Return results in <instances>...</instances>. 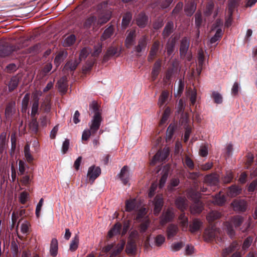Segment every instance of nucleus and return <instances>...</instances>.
Instances as JSON below:
<instances>
[{"instance_id": "61", "label": "nucleus", "mask_w": 257, "mask_h": 257, "mask_svg": "<svg viewBox=\"0 0 257 257\" xmlns=\"http://www.w3.org/2000/svg\"><path fill=\"white\" fill-rule=\"evenodd\" d=\"M253 240V238L251 236H248L246 238L243 243L242 244V249L245 250L247 249L251 245Z\"/></svg>"}, {"instance_id": "64", "label": "nucleus", "mask_w": 257, "mask_h": 257, "mask_svg": "<svg viewBox=\"0 0 257 257\" xmlns=\"http://www.w3.org/2000/svg\"><path fill=\"white\" fill-rule=\"evenodd\" d=\"M165 241V237L162 234L158 235L155 238V243L157 246L161 245Z\"/></svg>"}, {"instance_id": "53", "label": "nucleus", "mask_w": 257, "mask_h": 257, "mask_svg": "<svg viewBox=\"0 0 257 257\" xmlns=\"http://www.w3.org/2000/svg\"><path fill=\"white\" fill-rule=\"evenodd\" d=\"M233 179V174L231 171H227L223 178V181L224 183L228 184L232 182Z\"/></svg>"}, {"instance_id": "50", "label": "nucleus", "mask_w": 257, "mask_h": 257, "mask_svg": "<svg viewBox=\"0 0 257 257\" xmlns=\"http://www.w3.org/2000/svg\"><path fill=\"white\" fill-rule=\"evenodd\" d=\"M79 242V237L76 235L73 238L70 244V250L72 251L76 250L78 247Z\"/></svg>"}, {"instance_id": "39", "label": "nucleus", "mask_w": 257, "mask_h": 257, "mask_svg": "<svg viewBox=\"0 0 257 257\" xmlns=\"http://www.w3.org/2000/svg\"><path fill=\"white\" fill-rule=\"evenodd\" d=\"M221 214L220 212L217 211H212L209 212L207 215V219L209 222H212L221 217Z\"/></svg>"}, {"instance_id": "49", "label": "nucleus", "mask_w": 257, "mask_h": 257, "mask_svg": "<svg viewBox=\"0 0 257 257\" xmlns=\"http://www.w3.org/2000/svg\"><path fill=\"white\" fill-rule=\"evenodd\" d=\"M204 60H205V57H204V55L203 52L202 51H200L198 53V67L200 68V70L198 72L199 75L201 73V71L202 66L204 64Z\"/></svg>"}, {"instance_id": "14", "label": "nucleus", "mask_w": 257, "mask_h": 257, "mask_svg": "<svg viewBox=\"0 0 257 257\" xmlns=\"http://www.w3.org/2000/svg\"><path fill=\"white\" fill-rule=\"evenodd\" d=\"M239 244L236 241H233L230 245L223 249L221 255L223 257H227L228 255L237 250L239 248Z\"/></svg>"}, {"instance_id": "57", "label": "nucleus", "mask_w": 257, "mask_h": 257, "mask_svg": "<svg viewBox=\"0 0 257 257\" xmlns=\"http://www.w3.org/2000/svg\"><path fill=\"white\" fill-rule=\"evenodd\" d=\"M183 163L185 166L189 168L190 170H192L194 167V164L192 160H191L188 156H186L183 161Z\"/></svg>"}, {"instance_id": "11", "label": "nucleus", "mask_w": 257, "mask_h": 257, "mask_svg": "<svg viewBox=\"0 0 257 257\" xmlns=\"http://www.w3.org/2000/svg\"><path fill=\"white\" fill-rule=\"evenodd\" d=\"M190 46V41L188 39L185 37L181 41L180 47V54L182 58H184L188 52Z\"/></svg>"}, {"instance_id": "37", "label": "nucleus", "mask_w": 257, "mask_h": 257, "mask_svg": "<svg viewBox=\"0 0 257 257\" xmlns=\"http://www.w3.org/2000/svg\"><path fill=\"white\" fill-rule=\"evenodd\" d=\"M225 201L226 198L225 196L220 193L216 194L213 200V202L218 205H222Z\"/></svg>"}, {"instance_id": "62", "label": "nucleus", "mask_w": 257, "mask_h": 257, "mask_svg": "<svg viewBox=\"0 0 257 257\" xmlns=\"http://www.w3.org/2000/svg\"><path fill=\"white\" fill-rule=\"evenodd\" d=\"M204 233L208 241H211L213 240L215 237V232L212 229L205 230Z\"/></svg>"}, {"instance_id": "54", "label": "nucleus", "mask_w": 257, "mask_h": 257, "mask_svg": "<svg viewBox=\"0 0 257 257\" xmlns=\"http://www.w3.org/2000/svg\"><path fill=\"white\" fill-rule=\"evenodd\" d=\"M40 109L45 113H48L51 110V103L50 100L44 101L41 105Z\"/></svg>"}, {"instance_id": "58", "label": "nucleus", "mask_w": 257, "mask_h": 257, "mask_svg": "<svg viewBox=\"0 0 257 257\" xmlns=\"http://www.w3.org/2000/svg\"><path fill=\"white\" fill-rule=\"evenodd\" d=\"M257 190V178L253 180L248 185L247 191L251 194Z\"/></svg>"}, {"instance_id": "44", "label": "nucleus", "mask_w": 257, "mask_h": 257, "mask_svg": "<svg viewBox=\"0 0 257 257\" xmlns=\"http://www.w3.org/2000/svg\"><path fill=\"white\" fill-rule=\"evenodd\" d=\"M97 20V18L96 17L92 16L88 18L85 21L83 27L85 29H89L93 25L95 24Z\"/></svg>"}, {"instance_id": "1", "label": "nucleus", "mask_w": 257, "mask_h": 257, "mask_svg": "<svg viewBox=\"0 0 257 257\" xmlns=\"http://www.w3.org/2000/svg\"><path fill=\"white\" fill-rule=\"evenodd\" d=\"M244 221V218L240 215H235L232 217L230 221H226L224 223L227 234L231 238H233L235 236V231L233 226L236 228L239 227Z\"/></svg>"}, {"instance_id": "12", "label": "nucleus", "mask_w": 257, "mask_h": 257, "mask_svg": "<svg viewBox=\"0 0 257 257\" xmlns=\"http://www.w3.org/2000/svg\"><path fill=\"white\" fill-rule=\"evenodd\" d=\"M153 204L154 205V214L157 215L161 211L164 205L163 198L160 195H157L154 198Z\"/></svg>"}, {"instance_id": "42", "label": "nucleus", "mask_w": 257, "mask_h": 257, "mask_svg": "<svg viewBox=\"0 0 257 257\" xmlns=\"http://www.w3.org/2000/svg\"><path fill=\"white\" fill-rule=\"evenodd\" d=\"M76 41V37L72 34L68 36L64 40L63 46L65 47H69L74 44Z\"/></svg>"}, {"instance_id": "10", "label": "nucleus", "mask_w": 257, "mask_h": 257, "mask_svg": "<svg viewBox=\"0 0 257 257\" xmlns=\"http://www.w3.org/2000/svg\"><path fill=\"white\" fill-rule=\"evenodd\" d=\"M101 174V169L99 167L92 166L89 168L87 177L90 181L93 182Z\"/></svg>"}, {"instance_id": "19", "label": "nucleus", "mask_w": 257, "mask_h": 257, "mask_svg": "<svg viewBox=\"0 0 257 257\" xmlns=\"http://www.w3.org/2000/svg\"><path fill=\"white\" fill-rule=\"evenodd\" d=\"M174 30V23L172 21H169L165 26L162 32V36L164 39L168 38Z\"/></svg>"}, {"instance_id": "7", "label": "nucleus", "mask_w": 257, "mask_h": 257, "mask_svg": "<svg viewBox=\"0 0 257 257\" xmlns=\"http://www.w3.org/2000/svg\"><path fill=\"white\" fill-rule=\"evenodd\" d=\"M127 36L124 42V45L127 48H131L134 44L136 38V29L133 28L126 31Z\"/></svg>"}, {"instance_id": "51", "label": "nucleus", "mask_w": 257, "mask_h": 257, "mask_svg": "<svg viewBox=\"0 0 257 257\" xmlns=\"http://www.w3.org/2000/svg\"><path fill=\"white\" fill-rule=\"evenodd\" d=\"M136 207V200H127L125 203V210L126 211H133Z\"/></svg>"}, {"instance_id": "35", "label": "nucleus", "mask_w": 257, "mask_h": 257, "mask_svg": "<svg viewBox=\"0 0 257 257\" xmlns=\"http://www.w3.org/2000/svg\"><path fill=\"white\" fill-rule=\"evenodd\" d=\"M19 82L20 79L18 76H13L8 85L9 91L12 92L14 91L17 87Z\"/></svg>"}, {"instance_id": "31", "label": "nucleus", "mask_w": 257, "mask_h": 257, "mask_svg": "<svg viewBox=\"0 0 257 257\" xmlns=\"http://www.w3.org/2000/svg\"><path fill=\"white\" fill-rule=\"evenodd\" d=\"M196 9V5L194 2L188 3L185 7V12L188 16H191Z\"/></svg>"}, {"instance_id": "36", "label": "nucleus", "mask_w": 257, "mask_h": 257, "mask_svg": "<svg viewBox=\"0 0 257 257\" xmlns=\"http://www.w3.org/2000/svg\"><path fill=\"white\" fill-rule=\"evenodd\" d=\"M214 9V3L211 1L208 2L203 12L204 15L205 17L210 16L212 14Z\"/></svg>"}, {"instance_id": "41", "label": "nucleus", "mask_w": 257, "mask_h": 257, "mask_svg": "<svg viewBox=\"0 0 257 257\" xmlns=\"http://www.w3.org/2000/svg\"><path fill=\"white\" fill-rule=\"evenodd\" d=\"M30 100V94L27 93L25 95L22 101V111L26 112L28 109Z\"/></svg>"}, {"instance_id": "23", "label": "nucleus", "mask_w": 257, "mask_h": 257, "mask_svg": "<svg viewBox=\"0 0 257 257\" xmlns=\"http://www.w3.org/2000/svg\"><path fill=\"white\" fill-rule=\"evenodd\" d=\"M187 195L188 198L192 200L193 202L201 201V194L196 189L193 188L189 189L187 192Z\"/></svg>"}, {"instance_id": "18", "label": "nucleus", "mask_w": 257, "mask_h": 257, "mask_svg": "<svg viewBox=\"0 0 257 257\" xmlns=\"http://www.w3.org/2000/svg\"><path fill=\"white\" fill-rule=\"evenodd\" d=\"M148 21V16L143 13H140L136 18V23L141 28H145L147 25Z\"/></svg>"}, {"instance_id": "43", "label": "nucleus", "mask_w": 257, "mask_h": 257, "mask_svg": "<svg viewBox=\"0 0 257 257\" xmlns=\"http://www.w3.org/2000/svg\"><path fill=\"white\" fill-rule=\"evenodd\" d=\"M223 35V31L221 28H218L214 36L210 40V43L213 44L218 41Z\"/></svg>"}, {"instance_id": "17", "label": "nucleus", "mask_w": 257, "mask_h": 257, "mask_svg": "<svg viewBox=\"0 0 257 257\" xmlns=\"http://www.w3.org/2000/svg\"><path fill=\"white\" fill-rule=\"evenodd\" d=\"M162 64V60L160 59H158L154 64L152 71L151 72L152 79L153 81H155L161 70Z\"/></svg>"}, {"instance_id": "6", "label": "nucleus", "mask_w": 257, "mask_h": 257, "mask_svg": "<svg viewBox=\"0 0 257 257\" xmlns=\"http://www.w3.org/2000/svg\"><path fill=\"white\" fill-rule=\"evenodd\" d=\"M174 217V213L170 208L167 209L163 211L162 214L160 217V223L162 226L165 225L167 223L171 221Z\"/></svg>"}, {"instance_id": "2", "label": "nucleus", "mask_w": 257, "mask_h": 257, "mask_svg": "<svg viewBox=\"0 0 257 257\" xmlns=\"http://www.w3.org/2000/svg\"><path fill=\"white\" fill-rule=\"evenodd\" d=\"M20 49L18 45H10L6 42L0 43V57H6L10 55L13 52H17Z\"/></svg>"}, {"instance_id": "40", "label": "nucleus", "mask_w": 257, "mask_h": 257, "mask_svg": "<svg viewBox=\"0 0 257 257\" xmlns=\"http://www.w3.org/2000/svg\"><path fill=\"white\" fill-rule=\"evenodd\" d=\"M32 120L30 123V128L31 131L35 134L38 132L39 124L36 117H31Z\"/></svg>"}, {"instance_id": "15", "label": "nucleus", "mask_w": 257, "mask_h": 257, "mask_svg": "<svg viewBox=\"0 0 257 257\" xmlns=\"http://www.w3.org/2000/svg\"><path fill=\"white\" fill-rule=\"evenodd\" d=\"M179 231L178 226L175 224H170L166 229V234L168 239H170L175 236Z\"/></svg>"}, {"instance_id": "48", "label": "nucleus", "mask_w": 257, "mask_h": 257, "mask_svg": "<svg viewBox=\"0 0 257 257\" xmlns=\"http://www.w3.org/2000/svg\"><path fill=\"white\" fill-rule=\"evenodd\" d=\"M195 20L196 28L199 29L203 23L202 17L201 12H197L195 14Z\"/></svg>"}, {"instance_id": "25", "label": "nucleus", "mask_w": 257, "mask_h": 257, "mask_svg": "<svg viewBox=\"0 0 257 257\" xmlns=\"http://www.w3.org/2000/svg\"><path fill=\"white\" fill-rule=\"evenodd\" d=\"M175 205L179 209L184 212L187 207V200L185 197H179L175 200Z\"/></svg>"}, {"instance_id": "28", "label": "nucleus", "mask_w": 257, "mask_h": 257, "mask_svg": "<svg viewBox=\"0 0 257 257\" xmlns=\"http://www.w3.org/2000/svg\"><path fill=\"white\" fill-rule=\"evenodd\" d=\"M179 224L183 230H186L188 227V218L185 214L184 212H182L179 216Z\"/></svg>"}, {"instance_id": "20", "label": "nucleus", "mask_w": 257, "mask_h": 257, "mask_svg": "<svg viewBox=\"0 0 257 257\" xmlns=\"http://www.w3.org/2000/svg\"><path fill=\"white\" fill-rule=\"evenodd\" d=\"M203 209V204L201 201L194 202L190 206V211L193 214L200 213Z\"/></svg>"}, {"instance_id": "32", "label": "nucleus", "mask_w": 257, "mask_h": 257, "mask_svg": "<svg viewBox=\"0 0 257 257\" xmlns=\"http://www.w3.org/2000/svg\"><path fill=\"white\" fill-rule=\"evenodd\" d=\"M205 182L210 185H216L218 183V179L216 175L211 174L205 177Z\"/></svg>"}, {"instance_id": "30", "label": "nucleus", "mask_w": 257, "mask_h": 257, "mask_svg": "<svg viewBox=\"0 0 257 257\" xmlns=\"http://www.w3.org/2000/svg\"><path fill=\"white\" fill-rule=\"evenodd\" d=\"M125 244V241L123 240H121L119 243H118L111 254L110 257H116L119 255L124 248Z\"/></svg>"}, {"instance_id": "24", "label": "nucleus", "mask_w": 257, "mask_h": 257, "mask_svg": "<svg viewBox=\"0 0 257 257\" xmlns=\"http://www.w3.org/2000/svg\"><path fill=\"white\" fill-rule=\"evenodd\" d=\"M169 154V153L168 150L159 151L154 156L153 161L154 162H163L167 158Z\"/></svg>"}, {"instance_id": "21", "label": "nucleus", "mask_w": 257, "mask_h": 257, "mask_svg": "<svg viewBox=\"0 0 257 257\" xmlns=\"http://www.w3.org/2000/svg\"><path fill=\"white\" fill-rule=\"evenodd\" d=\"M114 27L113 25H110L103 32L100 37V41H104L110 38L114 34Z\"/></svg>"}, {"instance_id": "52", "label": "nucleus", "mask_w": 257, "mask_h": 257, "mask_svg": "<svg viewBox=\"0 0 257 257\" xmlns=\"http://www.w3.org/2000/svg\"><path fill=\"white\" fill-rule=\"evenodd\" d=\"M89 108L92 110L94 115L97 113L99 115H101V112L99 109V106L96 101H93L89 104Z\"/></svg>"}, {"instance_id": "55", "label": "nucleus", "mask_w": 257, "mask_h": 257, "mask_svg": "<svg viewBox=\"0 0 257 257\" xmlns=\"http://www.w3.org/2000/svg\"><path fill=\"white\" fill-rule=\"evenodd\" d=\"M212 98L215 103L217 104H220L222 102V95L216 91H213L212 93Z\"/></svg>"}, {"instance_id": "33", "label": "nucleus", "mask_w": 257, "mask_h": 257, "mask_svg": "<svg viewBox=\"0 0 257 257\" xmlns=\"http://www.w3.org/2000/svg\"><path fill=\"white\" fill-rule=\"evenodd\" d=\"M121 229V224L119 223H116L108 232V237L111 238L114 235L119 234Z\"/></svg>"}, {"instance_id": "5", "label": "nucleus", "mask_w": 257, "mask_h": 257, "mask_svg": "<svg viewBox=\"0 0 257 257\" xmlns=\"http://www.w3.org/2000/svg\"><path fill=\"white\" fill-rule=\"evenodd\" d=\"M137 250L136 239L134 237L130 235L128 238L125 251L128 255H135Z\"/></svg>"}, {"instance_id": "29", "label": "nucleus", "mask_w": 257, "mask_h": 257, "mask_svg": "<svg viewBox=\"0 0 257 257\" xmlns=\"http://www.w3.org/2000/svg\"><path fill=\"white\" fill-rule=\"evenodd\" d=\"M132 19V15L130 12L126 13L123 16L121 22V27L125 29L130 25Z\"/></svg>"}, {"instance_id": "34", "label": "nucleus", "mask_w": 257, "mask_h": 257, "mask_svg": "<svg viewBox=\"0 0 257 257\" xmlns=\"http://www.w3.org/2000/svg\"><path fill=\"white\" fill-rule=\"evenodd\" d=\"M58 252V241L56 238H53L51 240L50 248V253L51 255L55 257L57 255Z\"/></svg>"}, {"instance_id": "4", "label": "nucleus", "mask_w": 257, "mask_h": 257, "mask_svg": "<svg viewBox=\"0 0 257 257\" xmlns=\"http://www.w3.org/2000/svg\"><path fill=\"white\" fill-rule=\"evenodd\" d=\"M103 118L101 115L96 114L93 115L89 125L90 129L92 132V135H95L99 129Z\"/></svg>"}, {"instance_id": "22", "label": "nucleus", "mask_w": 257, "mask_h": 257, "mask_svg": "<svg viewBox=\"0 0 257 257\" xmlns=\"http://www.w3.org/2000/svg\"><path fill=\"white\" fill-rule=\"evenodd\" d=\"M39 98L38 96L35 95L32 100V106L31 110V117H35L38 114L39 106Z\"/></svg>"}, {"instance_id": "60", "label": "nucleus", "mask_w": 257, "mask_h": 257, "mask_svg": "<svg viewBox=\"0 0 257 257\" xmlns=\"http://www.w3.org/2000/svg\"><path fill=\"white\" fill-rule=\"evenodd\" d=\"M30 223L26 221L21 226V231L23 234H28L29 231Z\"/></svg>"}, {"instance_id": "56", "label": "nucleus", "mask_w": 257, "mask_h": 257, "mask_svg": "<svg viewBox=\"0 0 257 257\" xmlns=\"http://www.w3.org/2000/svg\"><path fill=\"white\" fill-rule=\"evenodd\" d=\"M237 6V0H230L228 5V13L232 15L234 9Z\"/></svg>"}, {"instance_id": "46", "label": "nucleus", "mask_w": 257, "mask_h": 257, "mask_svg": "<svg viewBox=\"0 0 257 257\" xmlns=\"http://www.w3.org/2000/svg\"><path fill=\"white\" fill-rule=\"evenodd\" d=\"M169 96V92L167 91H163L159 99L158 104L160 107L162 106L167 101Z\"/></svg>"}, {"instance_id": "8", "label": "nucleus", "mask_w": 257, "mask_h": 257, "mask_svg": "<svg viewBox=\"0 0 257 257\" xmlns=\"http://www.w3.org/2000/svg\"><path fill=\"white\" fill-rule=\"evenodd\" d=\"M148 36H142L138 40V45L134 47L135 51L138 53L144 51L148 44Z\"/></svg>"}, {"instance_id": "9", "label": "nucleus", "mask_w": 257, "mask_h": 257, "mask_svg": "<svg viewBox=\"0 0 257 257\" xmlns=\"http://www.w3.org/2000/svg\"><path fill=\"white\" fill-rule=\"evenodd\" d=\"M120 54V51L118 50V47L115 46H111L107 50L106 52L104 55L103 61H107L109 59L113 56H118Z\"/></svg>"}, {"instance_id": "47", "label": "nucleus", "mask_w": 257, "mask_h": 257, "mask_svg": "<svg viewBox=\"0 0 257 257\" xmlns=\"http://www.w3.org/2000/svg\"><path fill=\"white\" fill-rule=\"evenodd\" d=\"M241 189L236 185H232L229 188V194L232 197H235L239 194Z\"/></svg>"}, {"instance_id": "3", "label": "nucleus", "mask_w": 257, "mask_h": 257, "mask_svg": "<svg viewBox=\"0 0 257 257\" xmlns=\"http://www.w3.org/2000/svg\"><path fill=\"white\" fill-rule=\"evenodd\" d=\"M163 45L159 40H156L153 43L151 47L147 60L149 62H152L157 57L158 53L161 52Z\"/></svg>"}, {"instance_id": "27", "label": "nucleus", "mask_w": 257, "mask_h": 257, "mask_svg": "<svg viewBox=\"0 0 257 257\" xmlns=\"http://www.w3.org/2000/svg\"><path fill=\"white\" fill-rule=\"evenodd\" d=\"M202 224V222L200 219L197 218L194 219L192 223H191L189 225L190 231L192 233H194L198 231L200 229Z\"/></svg>"}, {"instance_id": "45", "label": "nucleus", "mask_w": 257, "mask_h": 257, "mask_svg": "<svg viewBox=\"0 0 257 257\" xmlns=\"http://www.w3.org/2000/svg\"><path fill=\"white\" fill-rule=\"evenodd\" d=\"M78 65V62L76 60H69L68 61L65 65L64 68L66 69H69L70 71H74L75 70L77 65Z\"/></svg>"}, {"instance_id": "38", "label": "nucleus", "mask_w": 257, "mask_h": 257, "mask_svg": "<svg viewBox=\"0 0 257 257\" xmlns=\"http://www.w3.org/2000/svg\"><path fill=\"white\" fill-rule=\"evenodd\" d=\"M58 88L60 91L65 93L67 91L68 84L65 78H62L58 81Z\"/></svg>"}, {"instance_id": "26", "label": "nucleus", "mask_w": 257, "mask_h": 257, "mask_svg": "<svg viewBox=\"0 0 257 257\" xmlns=\"http://www.w3.org/2000/svg\"><path fill=\"white\" fill-rule=\"evenodd\" d=\"M16 102L14 101L9 102L6 106L5 109V115L7 117L12 116L16 111Z\"/></svg>"}, {"instance_id": "59", "label": "nucleus", "mask_w": 257, "mask_h": 257, "mask_svg": "<svg viewBox=\"0 0 257 257\" xmlns=\"http://www.w3.org/2000/svg\"><path fill=\"white\" fill-rule=\"evenodd\" d=\"M41 48V45L40 43H38L30 47L28 49V52L30 53L36 54L40 51Z\"/></svg>"}, {"instance_id": "63", "label": "nucleus", "mask_w": 257, "mask_h": 257, "mask_svg": "<svg viewBox=\"0 0 257 257\" xmlns=\"http://www.w3.org/2000/svg\"><path fill=\"white\" fill-rule=\"evenodd\" d=\"M174 128L173 126L169 125L166 132V140L167 141H170L174 134Z\"/></svg>"}, {"instance_id": "16", "label": "nucleus", "mask_w": 257, "mask_h": 257, "mask_svg": "<svg viewBox=\"0 0 257 257\" xmlns=\"http://www.w3.org/2000/svg\"><path fill=\"white\" fill-rule=\"evenodd\" d=\"M231 204L235 211L244 212L246 209V203L243 200L234 201Z\"/></svg>"}, {"instance_id": "13", "label": "nucleus", "mask_w": 257, "mask_h": 257, "mask_svg": "<svg viewBox=\"0 0 257 257\" xmlns=\"http://www.w3.org/2000/svg\"><path fill=\"white\" fill-rule=\"evenodd\" d=\"M118 176L122 183L124 185H126L130 178L128 167L127 166H124L121 169Z\"/></svg>"}]
</instances>
